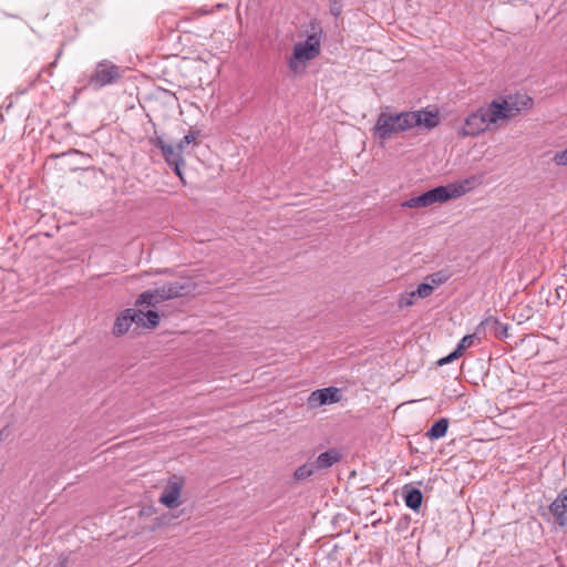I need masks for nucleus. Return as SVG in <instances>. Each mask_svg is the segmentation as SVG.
<instances>
[{"instance_id": "24", "label": "nucleus", "mask_w": 567, "mask_h": 567, "mask_svg": "<svg viewBox=\"0 0 567 567\" xmlns=\"http://www.w3.org/2000/svg\"><path fill=\"white\" fill-rule=\"evenodd\" d=\"M446 280L447 276H445L442 272H435L426 277L427 284H430V286H433V289L444 284Z\"/></svg>"}, {"instance_id": "6", "label": "nucleus", "mask_w": 567, "mask_h": 567, "mask_svg": "<svg viewBox=\"0 0 567 567\" xmlns=\"http://www.w3.org/2000/svg\"><path fill=\"white\" fill-rule=\"evenodd\" d=\"M493 103L503 125L517 117L523 111L532 109L534 104L533 99L526 94H515L496 99L493 100Z\"/></svg>"}, {"instance_id": "22", "label": "nucleus", "mask_w": 567, "mask_h": 567, "mask_svg": "<svg viewBox=\"0 0 567 567\" xmlns=\"http://www.w3.org/2000/svg\"><path fill=\"white\" fill-rule=\"evenodd\" d=\"M415 297L416 296L413 291L404 292V293L400 295L399 300H398V307L400 309H404V308L413 306Z\"/></svg>"}, {"instance_id": "9", "label": "nucleus", "mask_w": 567, "mask_h": 567, "mask_svg": "<svg viewBox=\"0 0 567 567\" xmlns=\"http://www.w3.org/2000/svg\"><path fill=\"white\" fill-rule=\"evenodd\" d=\"M197 285L190 278H179L175 281H167L162 285V292L168 299L182 298L195 292Z\"/></svg>"}, {"instance_id": "18", "label": "nucleus", "mask_w": 567, "mask_h": 567, "mask_svg": "<svg viewBox=\"0 0 567 567\" xmlns=\"http://www.w3.org/2000/svg\"><path fill=\"white\" fill-rule=\"evenodd\" d=\"M106 84V64L99 63L94 74L91 75L89 85L96 90L101 89Z\"/></svg>"}, {"instance_id": "4", "label": "nucleus", "mask_w": 567, "mask_h": 567, "mask_svg": "<svg viewBox=\"0 0 567 567\" xmlns=\"http://www.w3.org/2000/svg\"><path fill=\"white\" fill-rule=\"evenodd\" d=\"M161 318L156 311L148 310L144 312L141 309H126L115 320L113 333L123 336L132 329L133 334H140L142 330H153L159 324Z\"/></svg>"}, {"instance_id": "16", "label": "nucleus", "mask_w": 567, "mask_h": 567, "mask_svg": "<svg viewBox=\"0 0 567 567\" xmlns=\"http://www.w3.org/2000/svg\"><path fill=\"white\" fill-rule=\"evenodd\" d=\"M482 328L486 327L494 333L498 339H505L508 337V327L501 323L496 318L489 317L481 322Z\"/></svg>"}, {"instance_id": "23", "label": "nucleus", "mask_w": 567, "mask_h": 567, "mask_svg": "<svg viewBox=\"0 0 567 567\" xmlns=\"http://www.w3.org/2000/svg\"><path fill=\"white\" fill-rule=\"evenodd\" d=\"M433 286H430V284L427 282H423L420 284L416 290H414L413 292L415 293L416 297L424 299L430 297L433 293Z\"/></svg>"}, {"instance_id": "30", "label": "nucleus", "mask_w": 567, "mask_h": 567, "mask_svg": "<svg viewBox=\"0 0 567 567\" xmlns=\"http://www.w3.org/2000/svg\"><path fill=\"white\" fill-rule=\"evenodd\" d=\"M7 429H3L0 431V441L3 440L4 436H7Z\"/></svg>"}, {"instance_id": "19", "label": "nucleus", "mask_w": 567, "mask_h": 567, "mask_svg": "<svg viewBox=\"0 0 567 567\" xmlns=\"http://www.w3.org/2000/svg\"><path fill=\"white\" fill-rule=\"evenodd\" d=\"M447 429H449V420L444 419V417L440 419L426 432V436L430 440H439L446 434Z\"/></svg>"}, {"instance_id": "11", "label": "nucleus", "mask_w": 567, "mask_h": 567, "mask_svg": "<svg viewBox=\"0 0 567 567\" xmlns=\"http://www.w3.org/2000/svg\"><path fill=\"white\" fill-rule=\"evenodd\" d=\"M410 130L415 126H422L426 130H433L440 124V115L437 112L425 110L409 112Z\"/></svg>"}, {"instance_id": "12", "label": "nucleus", "mask_w": 567, "mask_h": 567, "mask_svg": "<svg viewBox=\"0 0 567 567\" xmlns=\"http://www.w3.org/2000/svg\"><path fill=\"white\" fill-rule=\"evenodd\" d=\"M549 511L559 526H567V488L557 495L549 505Z\"/></svg>"}, {"instance_id": "29", "label": "nucleus", "mask_w": 567, "mask_h": 567, "mask_svg": "<svg viewBox=\"0 0 567 567\" xmlns=\"http://www.w3.org/2000/svg\"><path fill=\"white\" fill-rule=\"evenodd\" d=\"M447 363H450V361L447 360V357L442 358V359L439 360V364L440 365L447 364Z\"/></svg>"}, {"instance_id": "10", "label": "nucleus", "mask_w": 567, "mask_h": 567, "mask_svg": "<svg viewBox=\"0 0 567 567\" xmlns=\"http://www.w3.org/2000/svg\"><path fill=\"white\" fill-rule=\"evenodd\" d=\"M340 400V390L338 388L329 386L313 391L308 398V405L313 409L326 404L337 403Z\"/></svg>"}, {"instance_id": "27", "label": "nucleus", "mask_w": 567, "mask_h": 567, "mask_svg": "<svg viewBox=\"0 0 567 567\" xmlns=\"http://www.w3.org/2000/svg\"><path fill=\"white\" fill-rule=\"evenodd\" d=\"M331 3L330 11L334 17H338L341 13V4L338 0H329Z\"/></svg>"}, {"instance_id": "2", "label": "nucleus", "mask_w": 567, "mask_h": 567, "mask_svg": "<svg viewBox=\"0 0 567 567\" xmlns=\"http://www.w3.org/2000/svg\"><path fill=\"white\" fill-rule=\"evenodd\" d=\"M311 29L312 32L308 34L303 42H298L293 45L292 54L288 60V68L296 75L303 74L307 63L320 55L322 30L315 24H312Z\"/></svg>"}, {"instance_id": "8", "label": "nucleus", "mask_w": 567, "mask_h": 567, "mask_svg": "<svg viewBox=\"0 0 567 567\" xmlns=\"http://www.w3.org/2000/svg\"><path fill=\"white\" fill-rule=\"evenodd\" d=\"M184 483L185 481L182 476H173L162 492L159 503L171 509L178 507L181 505L179 497Z\"/></svg>"}, {"instance_id": "26", "label": "nucleus", "mask_w": 567, "mask_h": 567, "mask_svg": "<svg viewBox=\"0 0 567 567\" xmlns=\"http://www.w3.org/2000/svg\"><path fill=\"white\" fill-rule=\"evenodd\" d=\"M120 78L118 69L115 65H109V83Z\"/></svg>"}, {"instance_id": "1", "label": "nucleus", "mask_w": 567, "mask_h": 567, "mask_svg": "<svg viewBox=\"0 0 567 567\" xmlns=\"http://www.w3.org/2000/svg\"><path fill=\"white\" fill-rule=\"evenodd\" d=\"M482 184L481 176H470L462 181L451 183L446 186H437L419 196L412 197L401 204L403 208H425L436 203H445L450 199H456L475 189Z\"/></svg>"}, {"instance_id": "7", "label": "nucleus", "mask_w": 567, "mask_h": 567, "mask_svg": "<svg viewBox=\"0 0 567 567\" xmlns=\"http://www.w3.org/2000/svg\"><path fill=\"white\" fill-rule=\"evenodd\" d=\"M150 143L161 150L167 165L173 168L175 174L179 177L181 182L185 185L186 181L182 172V166L185 165V161L183 158V153L178 150V147L176 145L166 143L159 135L151 137Z\"/></svg>"}, {"instance_id": "5", "label": "nucleus", "mask_w": 567, "mask_h": 567, "mask_svg": "<svg viewBox=\"0 0 567 567\" xmlns=\"http://www.w3.org/2000/svg\"><path fill=\"white\" fill-rule=\"evenodd\" d=\"M408 130H410L409 112L396 114L381 112L373 127V134L375 137L385 141Z\"/></svg>"}, {"instance_id": "20", "label": "nucleus", "mask_w": 567, "mask_h": 567, "mask_svg": "<svg viewBox=\"0 0 567 567\" xmlns=\"http://www.w3.org/2000/svg\"><path fill=\"white\" fill-rule=\"evenodd\" d=\"M422 499L423 495L417 488L409 489L404 496L405 505L413 511H417L421 507Z\"/></svg>"}, {"instance_id": "3", "label": "nucleus", "mask_w": 567, "mask_h": 567, "mask_svg": "<svg viewBox=\"0 0 567 567\" xmlns=\"http://www.w3.org/2000/svg\"><path fill=\"white\" fill-rule=\"evenodd\" d=\"M501 117L496 114L493 101L470 113L464 124L457 131L458 136L475 137L485 132L497 130L502 126Z\"/></svg>"}, {"instance_id": "28", "label": "nucleus", "mask_w": 567, "mask_h": 567, "mask_svg": "<svg viewBox=\"0 0 567 567\" xmlns=\"http://www.w3.org/2000/svg\"><path fill=\"white\" fill-rule=\"evenodd\" d=\"M461 355H462V353H461V352H457V348H456L452 353H450V354L447 355V360H449L450 362H452L453 360H455V359L460 358Z\"/></svg>"}, {"instance_id": "25", "label": "nucleus", "mask_w": 567, "mask_h": 567, "mask_svg": "<svg viewBox=\"0 0 567 567\" xmlns=\"http://www.w3.org/2000/svg\"><path fill=\"white\" fill-rule=\"evenodd\" d=\"M554 162L557 164V165H561V166H565L567 165V147L561 151V152H557L554 156Z\"/></svg>"}, {"instance_id": "17", "label": "nucleus", "mask_w": 567, "mask_h": 567, "mask_svg": "<svg viewBox=\"0 0 567 567\" xmlns=\"http://www.w3.org/2000/svg\"><path fill=\"white\" fill-rule=\"evenodd\" d=\"M317 468L311 458H309L305 464L298 466L293 472V480L296 482H303L315 475L317 473Z\"/></svg>"}, {"instance_id": "13", "label": "nucleus", "mask_w": 567, "mask_h": 567, "mask_svg": "<svg viewBox=\"0 0 567 567\" xmlns=\"http://www.w3.org/2000/svg\"><path fill=\"white\" fill-rule=\"evenodd\" d=\"M169 300L165 292H162V286H157L153 289H148L142 292L136 299V306L138 307H157L164 301Z\"/></svg>"}, {"instance_id": "14", "label": "nucleus", "mask_w": 567, "mask_h": 567, "mask_svg": "<svg viewBox=\"0 0 567 567\" xmlns=\"http://www.w3.org/2000/svg\"><path fill=\"white\" fill-rule=\"evenodd\" d=\"M342 455L337 449H330L312 460L317 471L328 470L341 460Z\"/></svg>"}, {"instance_id": "21", "label": "nucleus", "mask_w": 567, "mask_h": 567, "mask_svg": "<svg viewBox=\"0 0 567 567\" xmlns=\"http://www.w3.org/2000/svg\"><path fill=\"white\" fill-rule=\"evenodd\" d=\"M482 326L480 324L476 331L473 334H467L457 344V352L463 353L466 349L471 348L474 344V341L478 338Z\"/></svg>"}, {"instance_id": "15", "label": "nucleus", "mask_w": 567, "mask_h": 567, "mask_svg": "<svg viewBox=\"0 0 567 567\" xmlns=\"http://www.w3.org/2000/svg\"><path fill=\"white\" fill-rule=\"evenodd\" d=\"M199 131L190 128L176 146L183 154L189 153V148H194L199 144Z\"/></svg>"}]
</instances>
